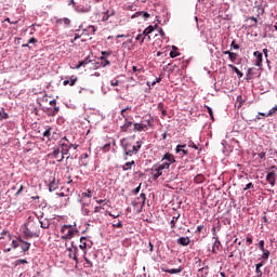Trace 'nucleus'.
I'll return each mask as SVG.
<instances>
[{
    "instance_id": "nucleus-1",
    "label": "nucleus",
    "mask_w": 277,
    "mask_h": 277,
    "mask_svg": "<svg viewBox=\"0 0 277 277\" xmlns=\"http://www.w3.org/2000/svg\"><path fill=\"white\" fill-rule=\"evenodd\" d=\"M58 148L61 150V157L57 160L60 163V162L64 161V155H68V153H70V140H68V137H66V136L61 138Z\"/></svg>"
},
{
    "instance_id": "nucleus-2",
    "label": "nucleus",
    "mask_w": 277,
    "mask_h": 277,
    "mask_svg": "<svg viewBox=\"0 0 277 277\" xmlns=\"http://www.w3.org/2000/svg\"><path fill=\"white\" fill-rule=\"evenodd\" d=\"M61 233L63 235L62 239L67 241L68 239H72V237H75V234L79 233V230H77V228L72 227V225H63L61 228Z\"/></svg>"
},
{
    "instance_id": "nucleus-3",
    "label": "nucleus",
    "mask_w": 277,
    "mask_h": 277,
    "mask_svg": "<svg viewBox=\"0 0 277 277\" xmlns=\"http://www.w3.org/2000/svg\"><path fill=\"white\" fill-rule=\"evenodd\" d=\"M163 170H170L169 163H161L159 164L154 171L151 172L153 181H157L161 174H163Z\"/></svg>"
},
{
    "instance_id": "nucleus-4",
    "label": "nucleus",
    "mask_w": 277,
    "mask_h": 277,
    "mask_svg": "<svg viewBox=\"0 0 277 277\" xmlns=\"http://www.w3.org/2000/svg\"><path fill=\"white\" fill-rule=\"evenodd\" d=\"M67 251H68V259H72L76 265H79V258L77 256V254H79V248L77 247L68 248Z\"/></svg>"
},
{
    "instance_id": "nucleus-5",
    "label": "nucleus",
    "mask_w": 277,
    "mask_h": 277,
    "mask_svg": "<svg viewBox=\"0 0 277 277\" xmlns=\"http://www.w3.org/2000/svg\"><path fill=\"white\" fill-rule=\"evenodd\" d=\"M27 227L32 232L35 237H40V226L36 222H28Z\"/></svg>"
},
{
    "instance_id": "nucleus-6",
    "label": "nucleus",
    "mask_w": 277,
    "mask_h": 277,
    "mask_svg": "<svg viewBox=\"0 0 277 277\" xmlns=\"http://www.w3.org/2000/svg\"><path fill=\"white\" fill-rule=\"evenodd\" d=\"M162 161H164L162 163H168L169 168H170V166H172V163H176V159L174 158V155H172L170 153L164 154Z\"/></svg>"
},
{
    "instance_id": "nucleus-7",
    "label": "nucleus",
    "mask_w": 277,
    "mask_h": 277,
    "mask_svg": "<svg viewBox=\"0 0 277 277\" xmlns=\"http://www.w3.org/2000/svg\"><path fill=\"white\" fill-rule=\"evenodd\" d=\"M266 181L272 187L276 185V171H271L266 175Z\"/></svg>"
},
{
    "instance_id": "nucleus-8",
    "label": "nucleus",
    "mask_w": 277,
    "mask_h": 277,
    "mask_svg": "<svg viewBox=\"0 0 277 277\" xmlns=\"http://www.w3.org/2000/svg\"><path fill=\"white\" fill-rule=\"evenodd\" d=\"M137 145H133L130 150L127 151V157H133V155H137L138 150L142 148L140 142L136 143Z\"/></svg>"
},
{
    "instance_id": "nucleus-9",
    "label": "nucleus",
    "mask_w": 277,
    "mask_h": 277,
    "mask_svg": "<svg viewBox=\"0 0 277 277\" xmlns=\"http://www.w3.org/2000/svg\"><path fill=\"white\" fill-rule=\"evenodd\" d=\"M213 239H215L213 246H212V254H217V252H220V249L222 248V242L220 241V238L217 237H213Z\"/></svg>"
},
{
    "instance_id": "nucleus-10",
    "label": "nucleus",
    "mask_w": 277,
    "mask_h": 277,
    "mask_svg": "<svg viewBox=\"0 0 277 277\" xmlns=\"http://www.w3.org/2000/svg\"><path fill=\"white\" fill-rule=\"evenodd\" d=\"M255 60V66H258L259 68H261V66H263V53H261L260 51H255L253 53Z\"/></svg>"
},
{
    "instance_id": "nucleus-11",
    "label": "nucleus",
    "mask_w": 277,
    "mask_h": 277,
    "mask_svg": "<svg viewBox=\"0 0 277 277\" xmlns=\"http://www.w3.org/2000/svg\"><path fill=\"white\" fill-rule=\"evenodd\" d=\"M133 127H134L133 131L135 132L148 131V124L144 122L134 123Z\"/></svg>"
},
{
    "instance_id": "nucleus-12",
    "label": "nucleus",
    "mask_w": 277,
    "mask_h": 277,
    "mask_svg": "<svg viewBox=\"0 0 277 277\" xmlns=\"http://www.w3.org/2000/svg\"><path fill=\"white\" fill-rule=\"evenodd\" d=\"M133 127V122L129 121V118H124V123L123 126L120 127L121 131L123 133H127V131H129V129H131Z\"/></svg>"
},
{
    "instance_id": "nucleus-13",
    "label": "nucleus",
    "mask_w": 277,
    "mask_h": 277,
    "mask_svg": "<svg viewBox=\"0 0 277 277\" xmlns=\"http://www.w3.org/2000/svg\"><path fill=\"white\" fill-rule=\"evenodd\" d=\"M23 234H24L25 239H31V238L36 237L34 235V233L31 230H29V227L27 226V224H25L23 227Z\"/></svg>"
},
{
    "instance_id": "nucleus-14",
    "label": "nucleus",
    "mask_w": 277,
    "mask_h": 277,
    "mask_svg": "<svg viewBox=\"0 0 277 277\" xmlns=\"http://www.w3.org/2000/svg\"><path fill=\"white\" fill-rule=\"evenodd\" d=\"M254 75H259V69L256 67H251L247 70L246 77L250 81Z\"/></svg>"
},
{
    "instance_id": "nucleus-15",
    "label": "nucleus",
    "mask_w": 277,
    "mask_h": 277,
    "mask_svg": "<svg viewBox=\"0 0 277 277\" xmlns=\"http://www.w3.org/2000/svg\"><path fill=\"white\" fill-rule=\"evenodd\" d=\"M19 243H22L21 248H22L23 252H29V249L31 248V243L30 242H27V241H25L23 239H19Z\"/></svg>"
},
{
    "instance_id": "nucleus-16",
    "label": "nucleus",
    "mask_w": 277,
    "mask_h": 277,
    "mask_svg": "<svg viewBox=\"0 0 277 277\" xmlns=\"http://www.w3.org/2000/svg\"><path fill=\"white\" fill-rule=\"evenodd\" d=\"M190 242L192 240L189 239V237H181L177 239L179 246H189Z\"/></svg>"
},
{
    "instance_id": "nucleus-17",
    "label": "nucleus",
    "mask_w": 277,
    "mask_h": 277,
    "mask_svg": "<svg viewBox=\"0 0 277 277\" xmlns=\"http://www.w3.org/2000/svg\"><path fill=\"white\" fill-rule=\"evenodd\" d=\"M153 31H155V27L148 26L147 28L144 29V31L142 32V35H143L145 38H148V40H150V34H153Z\"/></svg>"
},
{
    "instance_id": "nucleus-18",
    "label": "nucleus",
    "mask_w": 277,
    "mask_h": 277,
    "mask_svg": "<svg viewBox=\"0 0 277 277\" xmlns=\"http://www.w3.org/2000/svg\"><path fill=\"white\" fill-rule=\"evenodd\" d=\"M137 16H141V17L144 18L145 21H146L147 18H150V14H148V12H144V11H138V12H136V13L132 16V18H136Z\"/></svg>"
},
{
    "instance_id": "nucleus-19",
    "label": "nucleus",
    "mask_w": 277,
    "mask_h": 277,
    "mask_svg": "<svg viewBox=\"0 0 277 277\" xmlns=\"http://www.w3.org/2000/svg\"><path fill=\"white\" fill-rule=\"evenodd\" d=\"M77 81H78L77 76H71L69 78V80H64L63 81V85H75V83H77Z\"/></svg>"
},
{
    "instance_id": "nucleus-20",
    "label": "nucleus",
    "mask_w": 277,
    "mask_h": 277,
    "mask_svg": "<svg viewBox=\"0 0 277 277\" xmlns=\"http://www.w3.org/2000/svg\"><path fill=\"white\" fill-rule=\"evenodd\" d=\"M91 62H92V60H90V56H88L83 61H80L78 63V65L76 66V69L79 70V68H81V66H88V64H90Z\"/></svg>"
},
{
    "instance_id": "nucleus-21",
    "label": "nucleus",
    "mask_w": 277,
    "mask_h": 277,
    "mask_svg": "<svg viewBox=\"0 0 277 277\" xmlns=\"http://www.w3.org/2000/svg\"><path fill=\"white\" fill-rule=\"evenodd\" d=\"M121 146H122V148H123V150H124V155L127 156L128 150L131 149V145H130L129 141H127L126 138H123V140L121 141Z\"/></svg>"
},
{
    "instance_id": "nucleus-22",
    "label": "nucleus",
    "mask_w": 277,
    "mask_h": 277,
    "mask_svg": "<svg viewBox=\"0 0 277 277\" xmlns=\"http://www.w3.org/2000/svg\"><path fill=\"white\" fill-rule=\"evenodd\" d=\"M60 187V183H57L55 181V179H53V181L50 182L49 184V190L50 192H55V189H57Z\"/></svg>"
},
{
    "instance_id": "nucleus-23",
    "label": "nucleus",
    "mask_w": 277,
    "mask_h": 277,
    "mask_svg": "<svg viewBox=\"0 0 277 277\" xmlns=\"http://www.w3.org/2000/svg\"><path fill=\"white\" fill-rule=\"evenodd\" d=\"M162 272H166V274H181V272H183V267H179V268H171V269H163Z\"/></svg>"
},
{
    "instance_id": "nucleus-24",
    "label": "nucleus",
    "mask_w": 277,
    "mask_h": 277,
    "mask_svg": "<svg viewBox=\"0 0 277 277\" xmlns=\"http://www.w3.org/2000/svg\"><path fill=\"white\" fill-rule=\"evenodd\" d=\"M100 60H101V66H103V68L111 65V62L107 60V56H101Z\"/></svg>"
},
{
    "instance_id": "nucleus-25",
    "label": "nucleus",
    "mask_w": 277,
    "mask_h": 277,
    "mask_svg": "<svg viewBox=\"0 0 277 277\" xmlns=\"http://www.w3.org/2000/svg\"><path fill=\"white\" fill-rule=\"evenodd\" d=\"M269 254H271L269 250L267 249L262 250V255H261L262 261H268Z\"/></svg>"
},
{
    "instance_id": "nucleus-26",
    "label": "nucleus",
    "mask_w": 277,
    "mask_h": 277,
    "mask_svg": "<svg viewBox=\"0 0 277 277\" xmlns=\"http://www.w3.org/2000/svg\"><path fill=\"white\" fill-rule=\"evenodd\" d=\"M131 166H135V160H132L130 162H126L122 167L123 172H127L128 170H131Z\"/></svg>"
},
{
    "instance_id": "nucleus-27",
    "label": "nucleus",
    "mask_w": 277,
    "mask_h": 277,
    "mask_svg": "<svg viewBox=\"0 0 277 277\" xmlns=\"http://www.w3.org/2000/svg\"><path fill=\"white\" fill-rule=\"evenodd\" d=\"M39 223H40L41 228H44V229H47V228H49V226H51V223L47 219L39 221Z\"/></svg>"
},
{
    "instance_id": "nucleus-28",
    "label": "nucleus",
    "mask_w": 277,
    "mask_h": 277,
    "mask_svg": "<svg viewBox=\"0 0 277 277\" xmlns=\"http://www.w3.org/2000/svg\"><path fill=\"white\" fill-rule=\"evenodd\" d=\"M56 23L57 25H62V23H64V25L68 27V25H70V19H68V17H64V18L57 19Z\"/></svg>"
},
{
    "instance_id": "nucleus-29",
    "label": "nucleus",
    "mask_w": 277,
    "mask_h": 277,
    "mask_svg": "<svg viewBox=\"0 0 277 277\" xmlns=\"http://www.w3.org/2000/svg\"><path fill=\"white\" fill-rule=\"evenodd\" d=\"M60 153H62L61 151V149H60V147L58 148H56V149H54L51 154H50V157H53V159H60Z\"/></svg>"
},
{
    "instance_id": "nucleus-30",
    "label": "nucleus",
    "mask_w": 277,
    "mask_h": 277,
    "mask_svg": "<svg viewBox=\"0 0 277 277\" xmlns=\"http://www.w3.org/2000/svg\"><path fill=\"white\" fill-rule=\"evenodd\" d=\"M194 181L195 183L200 184V183H205L206 179L202 174H198L195 176Z\"/></svg>"
},
{
    "instance_id": "nucleus-31",
    "label": "nucleus",
    "mask_w": 277,
    "mask_h": 277,
    "mask_svg": "<svg viewBox=\"0 0 277 277\" xmlns=\"http://www.w3.org/2000/svg\"><path fill=\"white\" fill-rule=\"evenodd\" d=\"M85 241H87L85 237L80 238V246H79L80 250H87L88 245L85 243Z\"/></svg>"
},
{
    "instance_id": "nucleus-32",
    "label": "nucleus",
    "mask_w": 277,
    "mask_h": 277,
    "mask_svg": "<svg viewBox=\"0 0 277 277\" xmlns=\"http://www.w3.org/2000/svg\"><path fill=\"white\" fill-rule=\"evenodd\" d=\"M111 16H116V11H114V10H110V14H105L104 13V16L102 17V21H109V18H111Z\"/></svg>"
},
{
    "instance_id": "nucleus-33",
    "label": "nucleus",
    "mask_w": 277,
    "mask_h": 277,
    "mask_svg": "<svg viewBox=\"0 0 277 277\" xmlns=\"http://www.w3.org/2000/svg\"><path fill=\"white\" fill-rule=\"evenodd\" d=\"M9 116L8 113H5V109L0 108V120H8Z\"/></svg>"
},
{
    "instance_id": "nucleus-34",
    "label": "nucleus",
    "mask_w": 277,
    "mask_h": 277,
    "mask_svg": "<svg viewBox=\"0 0 277 277\" xmlns=\"http://www.w3.org/2000/svg\"><path fill=\"white\" fill-rule=\"evenodd\" d=\"M135 40H138L141 44H144V40H146V37L143 34H140L136 36Z\"/></svg>"
},
{
    "instance_id": "nucleus-35",
    "label": "nucleus",
    "mask_w": 277,
    "mask_h": 277,
    "mask_svg": "<svg viewBox=\"0 0 277 277\" xmlns=\"http://www.w3.org/2000/svg\"><path fill=\"white\" fill-rule=\"evenodd\" d=\"M233 70H234V72H236L238 79H241V77H243V72H241V70H239V68L236 67Z\"/></svg>"
},
{
    "instance_id": "nucleus-36",
    "label": "nucleus",
    "mask_w": 277,
    "mask_h": 277,
    "mask_svg": "<svg viewBox=\"0 0 277 277\" xmlns=\"http://www.w3.org/2000/svg\"><path fill=\"white\" fill-rule=\"evenodd\" d=\"M129 110H131V107H130V106H128V107L121 109L120 116H122V118H127V115H124V113H127V111H129Z\"/></svg>"
},
{
    "instance_id": "nucleus-37",
    "label": "nucleus",
    "mask_w": 277,
    "mask_h": 277,
    "mask_svg": "<svg viewBox=\"0 0 277 277\" xmlns=\"http://www.w3.org/2000/svg\"><path fill=\"white\" fill-rule=\"evenodd\" d=\"M43 137H51V127H48V129L43 132Z\"/></svg>"
},
{
    "instance_id": "nucleus-38",
    "label": "nucleus",
    "mask_w": 277,
    "mask_h": 277,
    "mask_svg": "<svg viewBox=\"0 0 277 277\" xmlns=\"http://www.w3.org/2000/svg\"><path fill=\"white\" fill-rule=\"evenodd\" d=\"M228 57H229L230 62H236L237 53L232 52V53H229Z\"/></svg>"
},
{
    "instance_id": "nucleus-39",
    "label": "nucleus",
    "mask_w": 277,
    "mask_h": 277,
    "mask_svg": "<svg viewBox=\"0 0 277 277\" xmlns=\"http://www.w3.org/2000/svg\"><path fill=\"white\" fill-rule=\"evenodd\" d=\"M140 198H141V200H142V207H144V206L146 205V194L142 193V194L140 195Z\"/></svg>"
},
{
    "instance_id": "nucleus-40",
    "label": "nucleus",
    "mask_w": 277,
    "mask_h": 277,
    "mask_svg": "<svg viewBox=\"0 0 277 277\" xmlns=\"http://www.w3.org/2000/svg\"><path fill=\"white\" fill-rule=\"evenodd\" d=\"M27 260H24V259H19V260H17V261H15V265H21V264H23V265H27Z\"/></svg>"
},
{
    "instance_id": "nucleus-41",
    "label": "nucleus",
    "mask_w": 277,
    "mask_h": 277,
    "mask_svg": "<svg viewBox=\"0 0 277 277\" xmlns=\"http://www.w3.org/2000/svg\"><path fill=\"white\" fill-rule=\"evenodd\" d=\"M81 197H82V198H92V192H91V190H88L87 193H82V194H81Z\"/></svg>"
},
{
    "instance_id": "nucleus-42",
    "label": "nucleus",
    "mask_w": 277,
    "mask_h": 277,
    "mask_svg": "<svg viewBox=\"0 0 277 277\" xmlns=\"http://www.w3.org/2000/svg\"><path fill=\"white\" fill-rule=\"evenodd\" d=\"M276 111H277V106L269 109L268 113H267V116L272 117V116H274V114H276Z\"/></svg>"
},
{
    "instance_id": "nucleus-43",
    "label": "nucleus",
    "mask_w": 277,
    "mask_h": 277,
    "mask_svg": "<svg viewBox=\"0 0 277 277\" xmlns=\"http://www.w3.org/2000/svg\"><path fill=\"white\" fill-rule=\"evenodd\" d=\"M261 251L265 250V240H260L258 243Z\"/></svg>"
},
{
    "instance_id": "nucleus-44",
    "label": "nucleus",
    "mask_w": 277,
    "mask_h": 277,
    "mask_svg": "<svg viewBox=\"0 0 277 277\" xmlns=\"http://www.w3.org/2000/svg\"><path fill=\"white\" fill-rule=\"evenodd\" d=\"M102 53V57H110V55H111V51H102L101 52Z\"/></svg>"
},
{
    "instance_id": "nucleus-45",
    "label": "nucleus",
    "mask_w": 277,
    "mask_h": 277,
    "mask_svg": "<svg viewBox=\"0 0 277 277\" xmlns=\"http://www.w3.org/2000/svg\"><path fill=\"white\" fill-rule=\"evenodd\" d=\"M84 261H85L84 267H94V264H92V262L90 260L84 258Z\"/></svg>"
},
{
    "instance_id": "nucleus-46",
    "label": "nucleus",
    "mask_w": 277,
    "mask_h": 277,
    "mask_svg": "<svg viewBox=\"0 0 277 277\" xmlns=\"http://www.w3.org/2000/svg\"><path fill=\"white\" fill-rule=\"evenodd\" d=\"M207 111H208L209 116L211 117V119L214 120L213 109L211 107L207 106Z\"/></svg>"
},
{
    "instance_id": "nucleus-47",
    "label": "nucleus",
    "mask_w": 277,
    "mask_h": 277,
    "mask_svg": "<svg viewBox=\"0 0 277 277\" xmlns=\"http://www.w3.org/2000/svg\"><path fill=\"white\" fill-rule=\"evenodd\" d=\"M255 274L256 277H263V271H261V268L255 267Z\"/></svg>"
},
{
    "instance_id": "nucleus-48",
    "label": "nucleus",
    "mask_w": 277,
    "mask_h": 277,
    "mask_svg": "<svg viewBox=\"0 0 277 277\" xmlns=\"http://www.w3.org/2000/svg\"><path fill=\"white\" fill-rule=\"evenodd\" d=\"M145 122L147 127H153V122H154L153 117H149L148 119H146Z\"/></svg>"
},
{
    "instance_id": "nucleus-49",
    "label": "nucleus",
    "mask_w": 277,
    "mask_h": 277,
    "mask_svg": "<svg viewBox=\"0 0 277 277\" xmlns=\"http://www.w3.org/2000/svg\"><path fill=\"white\" fill-rule=\"evenodd\" d=\"M120 81L118 79H114L110 81V85H113V88H116V85H119Z\"/></svg>"
},
{
    "instance_id": "nucleus-50",
    "label": "nucleus",
    "mask_w": 277,
    "mask_h": 277,
    "mask_svg": "<svg viewBox=\"0 0 277 277\" xmlns=\"http://www.w3.org/2000/svg\"><path fill=\"white\" fill-rule=\"evenodd\" d=\"M253 188H254V184H252V182H251L246 185V187L243 188V192H247V189H253Z\"/></svg>"
},
{
    "instance_id": "nucleus-51",
    "label": "nucleus",
    "mask_w": 277,
    "mask_h": 277,
    "mask_svg": "<svg viewBox=\"0 0 277 277\" xmlns=\"http://www.w3.org/2000/svg\"><path fill=\"white\" fill-rule=\"evenodd\" d=\"M140 189H142V184H140L136 188L132 190V194L136 195L140 194Z\"/></svg>"
},
{
    "instance_id": "nucleus-52",
    "label": "nucleus",
    "mask_w": 277,
    "mask_h": 277,
    "mask_svg": "<svg viewBox=\"0 0 277 277\" xmlns=\"http://www.w3.org/2000/svg\"><path fill=\"white\" fill-rule=\"evenodd\" d=\"M69 148H72L74 150H77L79 148V144H72L70 141H69Z\"/></svg>"
},
{
    "instance_id": "nucleus-53",
    "label": "nucleus",
    "mask_w": 277,
    "mask_h": 277,
    "mask_svg": "<svg viewBox=\"0 0 277 277\" xmlns=\"http://www.w3.org/2000/svg\"><path fill=\"white\" fill-rule=\"evenodd\" d=\"M89 31H90V34H93V35H95L96 34V27H94V26H89Z\"/></svg>"
},
{
    "instance_id": "nucleus-54",
    "label": "nucleus",
    "mask_w": 277,
    "mask_h": 277,
    "mask_svg": "<svg viewBox=\"0 0 277 277\" xmlns=\"http://www.w3.org/2000/svg\"><path fill=\"white\" fill-rule=\"evenodd\" d=\"M179 52H175V51H171L170 52V57H172L174 60V57H179Z\"/></svg>"
},
{
    "instance_id": "nucleus-55",
    "label": "nucleus",
    "mask_w": 277,
    "mask_h": 277,
    "mask_svg": "<svg viewBox=\"0 0 277 277\" xmlns=\"http://www.w3.org/2000/svg\"><path fill=\"white\" fill-rule=\"evenodd\" d=\"M110 147H111V144H106L102 147V150H104V153H107V150H109Z\"/></svg>"
},
{
    "instance_id": "nucleus-56",
    "label": "nucleus",
    "mask_w": 277,
    "mask_h": 277,
    "mask_svg": "<svg viewBox=\"0 0 277 277\" xmlns=\"http://www.w3.org/2000/svg\"><path fill=\"white\" fill-rule=\"evenodd\" d=\"M114 228H122V221H118L117 224H113Z\"/></svg>"
},
{
    "instance_id": "nucleus-57",
    "label": "nucleus",
    "mask_w": 277,
    "mask_h": 277,
    "mask_svg": "<svg viewBox=\"0 0 277 277\" xmlns=\"http://www.w3.org/2000/svg\"><path fill=\"white\" fill-rule=\"evenodd\" d=\"M18 246H21L18 243V240H12V248L16 249V248H18Z\"/></svg>"
},
{
    "instance_id": "nucleus-58",
    "label": "nucleus",
    "mask_w": 277,
    "mask_h": 277,
    "mask_svg": "<svg viewBox=\"0 0 277 277\" xmlns=\"http://www.w3.org/2000/svg\"><path fill=\"white\" fill-rule=\"evenodd\" d=\"M36 42H38V39L34 37L28 40V44H36Z\"/></svg>"
},
{
    "instance_id": "nucleus-59",
    "label": "nucleus",
    "mask_w": 277,
    "mask_h": 277,
    "mask_svg": "<svg viewBox=\"0 0 277 277\" xmlns=\"http://www.w3.org/2000/svg\"><path fill=\"white\" fill-rule=\"evenodd\" d=\"M258 157H260V159H264L266 158V154L264 151H261L260 154H258Z\"/></svg>"
},
{
    "instance_id": "nucleus-60",
    "label": "nucleus",
    "mask_w": 277,
    "mask_h": 277,
    "mask_svg": "<svg viewBox=\"0 0 277 277\" xmlns=\"http://www.w3.org/2000/svg\"><path fill=\"white\" fill-rule=\"evenodd\" d=\"M60 111V107L54 106V110L52 111L51 116H55Z\"/></svg>"
},
{
    "instance_id": "nucleus-61",
    "label": "nucleus",
    "mask_w": 277,
    "mask_h": 277,
    "mask_svg": "<svg viewBox=\"0 0 277 277\" xmlns=\"http://www.w3.org/2000/svg\"><path fill=\"white\" fill-rule=\"evenodd\" d=\"M263 265H265V261H262V262L255 264V267L261 269V267H263Z\"/></svg>"
},
{
    "instance_id": "nucleus-62",
    "label": "nucleus",
    "mask_w": 277,
    "mask_h": 277,
    "mask_svg": "<svg viewBox=\"0 0 277 277\" xmlns=\"http://www.w3.org/2000/svg\"><path fill=\"white\" fill-rule=\"evenodd\" d=\"M82 212H83V215H90V209L88 208H84Z\"/></svg>"
},
{
    "instance_id": "nucleus-63",
    "label": "nucleus",
    "mask_w": 277,
    "mask_h": 277,
    "mask_svg": "<svg viewBox=\"0 0 277 277\" xmlns=\"http://www.w3.org/2000/svg\"><path fill=\"white\" fill-rule=\"evenodd\" d=\"M158 109H159V111H163V109H166L163 106V103L158 104Z\"/></svg>"
},
{
    "instance_id": "nucleus-64",
    "label": "nucleus",
    "mask_w": 277,
    "mask_h": 277,
    "mask_svg": "<svg viewBox=\"0 0 277 277\" xmlns=\"http://www.w3.org/2000/svg\"><path fill=\"white\" fill-rule=\"evenodd\" d=\"M202 228H205L203 225H199L196 229V233H202Z\"/></svg>"
}]
</instances>
